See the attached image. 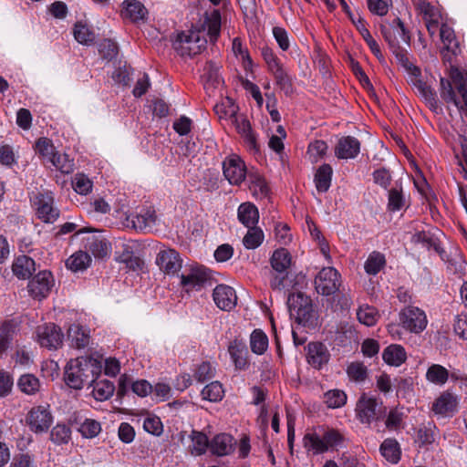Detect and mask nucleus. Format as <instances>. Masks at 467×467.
<instances>
[{"label": "nucleus", "mask_w": 467, "mask_h": 467, "mask_svg": "<svg viewBox=\"0 0 467 467\" xmlns=\"http://www.w3.org/2000/svg\"><path fill=\"white\" fill-rule=\"evenodd\" d=\"M71 438V430L66 424L57 423L50 432V440L56 444H66Z\"/></svg>", "instance_id": "obj_54"}, {"label": "nucleus", "mask_w": 467, "mask_h": 467, "mask_svg": "<svg viewBox=\"0 0 467 467\" xmlns=\"http://www.w3.org/2000/svg\"><path fill=\"white\" fill-rule=\"evenodd\" d=\"M85 248L97 258H104L108 255L110 245L103 238L90 236L86 240Z\"/></svg>", "instance_id": "obj_35"}, {"label": "nucleus", "mask_w": 467, "mask_h": 467, "mask_svg": "<svg viewBox=\"0 0 467 467\" xmlns=\"http://www.w3.org/2000/svg\"><path fill=\"white\" fill-rule=\"evenodd\" d=\"M403 417V412L397 408L390 410L385 420L386 427L391 431L398 430L402 423Z\"/></svg>", "instance_id": "obj_64"}, {"label": "nucleus", "mask_w": 467, "mask_h": 467, "mask_svg": "<svg viewBox=\"0 0 467 467\" xmlns=\"http://www.w3.org/2000/svg\"><path fill=\"white\" fill-rule=\"evenodd\" d=\"M330 352L321 342H310L306 347V361L315 369H321L330 359Z\"/></svg>", "instance_id": "obj_18"}, {"label": "nucleus", "mask_w": 467, "mask_h": 467, "mask_svg": "<svg viewBox=\"0 0 467 467\" xmlns=\"http://www.w3.org/2000/svg\"><path fill=\"white\" fill-rule=\"evenodd\" d=\"M360 151V141L353 136L340 138L335 147V155L338 159H354Z\"/></svg>", "instance_id": "obj_22"}, {"label": "nucleus", "mask_w": 467, "mask_h": 467, "mask_svg": "<svg viewBox=\"0 0 467 467\" xmlns=\"http://www.w3.org/2000/svg\"><path fill=\"white\" fill-rule=\"evenodd\" d=\"M101 431L100 423L92 419H87L79 427V432L85 438H94Z\"/></svg>", "instance_id": "obj_60"}, {"label": "nucleus", "mask_w": 467, "mask_h": 467, "mask_svg": "<svg viewBox=\"0 0 467 467\" xmlns=\"http://www.w3.org/2000/svg\"><path fill=\"white\" fill-rule=\"evenodd\" d=\"M355 411L357 419L362 424L370 425L385 417L387 408L381 400L362 394L356 404Z\"/></svg>", "instance_id": "obj_4"}, {"label": "nucleus", "mask_w": 467, "mask_h": 467, "mask_svg": "<svg viewBox=\"0 0 467 467\" xmlns=\"http://www.w3.org/2000/svg\"><path fill=\"white\" fill-rule=\"evenodd\" d=\"M92 182L83 173H78L72 180V187L78 194L86 195L92 189Z\"/></svg>", "instance_id": "obj_59"}, {"label": "nucleus", "mask_w": 467, "mask_h": 467, "mask_svg": "<svg viewBox=\"0 0 467 467\" xmlns=\"http://www.w3.org/2000/svg\"><path fill=\"white\" fill-rule=\"evenodd\" d=\"M19 390L26 395H35L40 390V381L33 374H24L17 380Z\"/></svg>", "instance_id": "obj_40"}, {"label": "nucleus", "mask_w": 467, "mask_h": 467, "mask_svg": "<svg viewBox=\"0 0 467 467\" xmlns=\"http://www.w3.org/2000/svg\"><path fill=\"white\" fill-rule=\"evenodd\" d=\"M270 72L275 78L276 86H278L286 96L291 95L293 92V81L283 65L275 67Z\"/></svg>", "instance_id": "obj_38"}, {"label": "nucleus", "mask_w": 467, "mask_h": 467, "mask_svg": "<svg viewBox=\"0 0 467 467\" xmlns=\"http://www.w3.org/2000/svg\"><path fill=\"white\" fill-rule=\"evenodd\" d=\"M237 109L235 105H231L225 114H230L233 124H234L237 132L243 137L249 150L256 152L258 151L256 136L252 130L250 121L243 115H237Z\"/></svg>", "instance_id": "obj_11"}, {"label": "nucleus", "mask_w": 467, "mask_h": 467, "mask_svg": "<svg viewBox=\"0 0 467 467\" xmlns=\"http://www.w3.org/2000/svg\"><path fill=\"white\" fill-rule=\"evenodd\" d=\"M250 345L254 353L262 355L267 349L268 338L262 330L255 329L251 334Z\"/></svg>", "instance_id": "obj_49"}, {"label": "nucleus", "mask_w": 467, "mask_h": 467, "mask_svg": "<svg viewBox=\"0 0 467 467\" xmlns=\"http://www.w3.org/2000/svg\"><path fill=\"white\" fill-rule=\"evenodd\" d=\"M287 306L290 316L299 323H307L314 317L312 300L303 293L289 295Z\"/></svg>", "instance_id": "obj_8"}, {"label": "nucleus", "mask_w": 467, "mask_h": 467, "mask_svg": "<svg viewBox=\"0 0 467 467\" xmlns=\"http://www.w3.org/2000/svg\"><path fill=\"white\" fill-rule=\"evenodd\" d=\"M100 365L91 358L80 357L70 359L65 368V381L72 389H81L85 384L94 381L100 374Z\"/></svg>", "instance_id": "obj_1"}, {"label": "nucleus", "mask_w": 467, "mask_h": 467, "mask_svg": "<svg viewBox=\"0 0 467 467\" xmlns=\"http://www.w3.org/2000/svg\"><path fill=\"white\" fill-rule=\"evenodd\" d=\"M426 379L433 384L441 386L447 382L449 371L441 365L433 364L428 368Z\"/></svg>", "instance_id": "obj_44"}, {"label": "nucleus", "mask_w": 467, "mask_h": 467, "mask_svg": "<svg viewBox=\"0 0 467 467\" xmlns=\"http://www.w3.org/2000/svg\"><path fill=\"white\" fill-rule=\"evenodd\" d=\"M458 396L447 390L434 400L431 410L441 417H452L458 411Z\"/></svg>", "instance_id": "obj_17"}, {"label": "nucleus", "mask_w": 467, "mask_h": 467, "mask_svg": "<svg viewBox=\"0 0 467 467\" xmlns=\"http://www.w3.org/2000/svg\"><path fill=\"white\" fill-rule=\"evenodd\" d=\"M63 337L60 327L53 323L38 326L36 328L38 343L48 349L58 348L62 345Z\"/></svg>", "instance_id": "obj_14"}, {"label": "nucleus", "mask_w": 467, "mask_h": 467, "mask_svg": "<svg viewBox=\"0 0 467 467\" xmlns=\"http://www.w3.org/2000/svg\"><path fill=\"white\" fill-rule=\"evenodd\" d=\"M341 285V275L334 267H323L315 277V289L324 296L334 295Z\"/></svg>", "instance_id": "obj_9"}, {"label": "nucleus", "mask_w": 467, "mask_h": 467, "mask_svg": "<svg viewBox=\"0 0 467 467\" xmlns=\"http://www.w3.org/2000/svg\"><path fill=\"white\" fill-rule=\"evenodd\" d=\"M122 5V16L129 18L132 22L144 20L148 14L145 6L138 0H125Z\"/></svg>", "instance_id": "obj_27"}, {"label": "nucleus", "mask_w": 467, "mask_h": 467, "mask_svg": "<svg viewBox=\"0 0 467 467\" xmlns=\"http://www.w3.org/2000/svg\"><path fill=\"white\" fill-rule=\"evenodd\" d=\"M264 240V233L260 228L255 226L249 227L246 234L243 239V244L247 249L257 248Z\"/></svg>", "instance_id": "obj_52"}, {"label": "nucleus", "mask_w": 467, "mask_h": 467, "mask_svg": "<svg viewBox=\"0 0 467 467\" xmlns=\"http://www.w3.org/2000/svg\"><path fill=\"white\" fill-rule=\"evenodd\" d=\"M127 225L136 231L150 232L156 224L155 212L150 209L142 210L139 213H131L126 218Z\"/></svg>", "instance_id": "obj_20"}, {"label": "nucleus", "mask_w": 467, "mask_h": 467, "mask_svg": "<svg viewBox=\"0 0 467 467\" xmlns=\"http://www.w3.org/2000/svg\"><path fill=\"white\" fill-rule=\"evenodd\" d=\"M228 351L235 367L239 369H244L247 365L246 345L241 340L234 339L232 342H230Z\"/></svg>", "instance_id": "obj_31"}, {"label": "nucleus", "mask_w": 467, "mask_h": 467, "mask_svg": "<svg viewBox=\"0 0 467 467\" xmlns=\"http://www.w3.org/2000/svg\"><path fill=\"white\" fill-rule=\"evenodd\" d=\"M91 263V257L87 252L78 251L73 254L66 262L68 269L78 272L85 270Z\"/></svg>", "instance_id": "obj_42"}, {"label": "nucleus", "mask_w": 467, "mask_h": 467, "mask_svg": "<svg viewBox=\"0 0 467 467\" xmlns=\"http://www.w3.org/2000/svg\"><path fill=\"white\" fill-rule=\"evenodd\" d=\"M440 36L443 44V48L447 53H451L453 56L460 53V45L451 27L446 24H442L440 28Z\"/></svg>", "instance_id": "obj_33"}, {"label": "nucleus", "mask_w": 467, "mask_h": 467, "mask_svg": "<svg viewBox=\"0 0 467 467\" xmlns=\"http://www.w3.org/2000/svg\"><path fill=\"white\" fill-rule=\"evenodd\" d=\"M382 358L389 365L400 366L405 361L406 353L401 346L390 345L383 351Z\"/></svg>", "instance_id": "obj_39"}, {"label": "nucleus", "mask_w": 467, "mask_h": 467, "mask_svg": "<svg viewBox=\"0 0 467 467\" xmlns=\"http://www.w3.org/2000/svg\"><path fill=\"white\" fill-rule=\"evenodd\" d=\"M343 435L336 429L317 426L308 430L303 438L304 447L314 454H322L340 445Z\"/></svg>", "instance_id": "obj_2"}, {"label": "nucleus", "mask_w": 467, "mask_h": 467, "mask_svg": "<svg viewBox=\"0 0 467 467\" xmlns=\"http://www.w3.org/2000/svg\"><path fill=\"white\" fill-rule=\"evenodd\" d=\"M223 171L225 179L232 185H240L247 177L245 164L237 155H231L223 161Z\"/></svg>", "instance_id": "obj_13"}, {"label": "nucleus", "mask_w": 467, "mask_h": 467, "mask_svg": "<svg viewBox=\"0 0 467 467\" xmlns=\"http://www.w3.org/2000/svg\"><path fill=\"white\" fill-rule=\"evenodd\" d=\"M413 87L417 88L420 95L423 97L425 102L430 107V109L433 111L438 110V101L436 99L435 92L429 87L424 81L415 80Z\"/></svg>", "instance_id": "obj_43"}, {"label": "nucleus", "mask_w": 467, "mask_h": 467, "mask_svg": "<svg viewBox=\"0 0 467 467\" xmlns=\"http://www.w3.org/2000/svg\"><path fill=\"white\" fill-rule=\"evenodd\" d=\"M156 263L165 274L175 275L182 268V260L174 249H165L160 251L156 257Z\"/></svg>", "instance_id": "obj_19"}, {"label": "nucleus", "mask_w": 467, "mask_h": 467, "mask_svg": "<svg viewBox=\"0 0 467 467\" xmlns=\"http://www.w3.org/2000/svg\"><path fill=\"white\" fill-rule=\"evenodd\" d=\"M436 432V426L429 422L427 425H423L418 430L417 441L420 445L431 444L435 441Z\"/></svg>", "instance_id": "obj_55"}, {"label": "nucleus", "mask_w": 467, "mask_h": 467, "mask_svg": "<svg viewBox=\"0 0 467 467\" xmlns=\"http://www.w3.org/2000/svg\"><path fill=\"white\" fill-rule=\"evenodd\" d=\"M54 279L51 272L44 270L35 275L28 283V292L35 299L41 300L47 296Z\"/></svg>", "instance_id": "obj_16"}, {"label": "nucleus", "mask_w": 467, "mask_h": 467, "mask_svg": "<svg viewBox=\"0 0 467 467\" xmlns=\"http://www.w3.org/2000/svg\"><path fill=\"white\" fill-rule=\"evenodd\" d=\"M89 330L79 324H72L67 329V338L72 347L84 348L89 343Z\"/></svg>", "instance_id": "obj_26"}, {"label": "nucleus", "mask_w": 467, "mask_h": 467, "mask_svg": "<svg viewBox=\"0 0 467 467\" xmlns=\"http://www.w3.org/2000/svg\"><path fill=\"white\" fill-rule=\"evenodd\" d=\"M52 423L53 416L48 406H35L30 409L26 416V424L36 434L47 432Z\"/></svg>", "instance_id": "obj_10"}, {"label": "nucleus", "mask_w": 467, "mask_h": 467, "mask_svg": "<svg viewBox=\"0 0 467 467\" xmlns=\"http://www.w3.org/2000/svg\"><path fill=\"white\" fill-rule=\"evenodd\" d=\"M213 301L216 306L223 310H232L237 303V296L234 289L226 285H218L213 289Z\"/></svg>", "instance_id": "obj_21"}, {"label": "nucleus", "mask_w": 467, "mask_h": 467, "mask_svg": "<svg viewBox=\"0 0 467 467\" xmlns=\"http://www.w3.org/2000/svg\"><path fill=\"white\" fill-rule=\"evenodd\" d=\"M35 266L36 264L32 258L26 255H20L14 261L12 270L14 275L19 279H26L35 272Z\"/></svg>", "instance_id": "obj_30"}, {"label": "nucleus", "mask_w": 467, "mask_h": 467, "mask_svg": "<svg viewBox=\"0 0 467 467\" xmlns=\"http://www.w3.org/2000/svg\"><path fill=\"white\" fill-rule=\"evenodd\" d=\"M347 373L350 379L362 382L368 376V369L361 362H352L348 366Z\"/></svg>", "instance_id": "obj_57"}, {"label": "nucleus", "mask_w": 467, "mask_h": 467, "mask_svg": "<svg viewBox=\"0 0 467 467\" xmlns=\"http://www.w3.org/2000/svg\"><path fill=\"white\" fill-rule=\"evenodd\" d=\"M357 317L360 323L371 327L378 321L379 312L375 307L366 305L358 308Z\"/></svg>", "instance_id": "obj_53"}, {"label": "nucleus", "mask_w": 467, "mask_h": 467, "mask_svg": "<svg viewBox=\"0 0 467 467\" xmlns=\"http://www.w3.org/2000/svg\"><path fill=\"white\" fill-rule=\"evenodd\" d=\"M203 28L207 30L210 42L214 44L221 32V14L219 10H213L210 14H206Z\"/></svg>", "instance_id": "obj_32"}, {"label": "nucleus", "mask_w": 467, "mask_h": 467, "mask_svg": "<svg viewBox=\"0 0 467 467\" xmlns=\"http://www.w3.org/2000/svg\"><path fill=\"white\" fill-rule=\"evenodd\" d=\"M201 394L203 400L217 402L223 398L224 390L219 381H213L202 389Z\"/></svg>", "instance_id": "obj_46"}, {"label": "nucleus", "mask_w": 467, "mask_h": 467, "mask_svg": "<svg viewBox=\"0 0 467 467\" xmlns=\"http://www.w3.org/2000/svg\"><path fill=\"white\" fill-rule=\"evenodd\" d=\"M440 94L445 102H451L459 110L465 111L467 117V72H458L452 77V82L441 78Z\"/></svg>", "instance_id": "obj_3"}, {"label": "nucleus", "mask_w": 467, "mask_h": 467, "mask_svg": "<svg viewBox=\"0 0 467 467\" xmlns=\"http://www.w3.org/2000/svg\"><path fill=\"white\" fill-rule=\"evenodd\" d=\"M270 265L276 273L270 280V285L273 289L281 291L285 288V281L287 277V270L292 265V256L285 248H278L274 251Z\"/></svg>", "instance_id": "obj_5"}, {"label": "nucleus", "mask_w": 467, "mask_h": 467, "mask_svg": "<svg viewBox=\"0 0 467 467\" xmlns=\"http://www.w3.org/2000/svg\"><path fill=\"white\" fill-rule=\"evenodd\" d=\"M327 145L324 140H315L311 142L307 149V154L312 162H317L327 152Z\"/></svg>", "instance_id": "obj_61"}, {"label": "nucleus", "mask_w": 467, "mask_h": 467, "mask_svg": "<svg viewBox=\"0 0 467 467\" xmlns=\"http://www.w3.org/2000/svg\"><path fill=\"white\" fill-rule=\"evenodd\" d=\"M209 279L207 268L202 265L192 266L181 275V285L186 292L200 290Z\"/></svg>", "instance_id": "obj_15"}, {"label": "nucleus", "mask_w": 467, "mask_h": 467, "mask_svg": "<svg viewBox=\"0 0 467 467\" xmlns=\"http://www.w3.org/2000/svg\"><path fill=\"white\" fill-rule=\"evenodd\" d=\"M192 453L197 456L202 455L210 449V441L208 437L200 431H192Z\"/></svg>", "instance_id": "obj_45"}, {"label": "nucleus", "mask_w": 467, "mask_h": 467, "mask_svg": "<svg viewBox=\"0 0 467 467\" xmlns=\"http://www.w3.org/2000/svg\"><path fill=\"white\" fill-rule=\"evenodd\" d=\"M333 170L329 164L321 165L315 174L316 188L319 192H326L331 185Z\"/></svg>", "instance_id": "obj_36"}, {"label": "nucleus", "mask_w": 467, "mask_h": 467, "mask_svg": "<svg viewBox=\"0 0 467 467\" xmlns=\"http://www.w3.org/2000/svg\"><path fill=\"white\" fill-rule=\"evenodd\" d=\"M324 402L330 409L344 406L347 402V394L341 389H331L324 394Z\"/></svg>", "instance_id": "obj_50"}, {"label": "nucleus", "mask_w": 467, "mask_h": 467, "mask_svg": "<svg viewBox=\"0 0 467 467\" xmlns=\"http://www.w3.org/2000/svg\"><path fill=\"white\" fill-rule=\"evenodd\" d=\"M406 204L402 187H395L389 191L388 210L390 212H398Z\"/></svg>", "instance_id": "obj_48"}, {"label": "nucleus", "mask_w": 467, "mask_h": 467, "mask_svg": "<svg viewBox=\"0 0 467 467\" xmlns=\"http://www.w3.org/2000/svg\"><path fill=\"white\" fill-rule=\"evenodd\" d=\"M381 455L390 463H397L400 460L401 451L395 439H386L379 448Z\"/></svg>", "instance_id": "obj_37"}, {"label": "nucleus", "mask_w": 467, "mask_h": 467, "mask_svg": "<svg viewBox=\"0 0 467 467\" xmlns=\"http://www.w3.org/2000/svg\"><path fill=\"white\" fill-rule=\"evenodd\" d=\"M50 161L62 173L69 174L74 171V169H75L74 160L70 159L69 156L66 153L62 154V153L56 152V154H54L51 157Z\"/></svg>", "instance_id": "obj_47"}, {"label": "nucleus", "mask_w": 467, "mask_h": 467, "mask_svg": "<svg viewBox=\"0 0 467 467\" xmlns=\"http://www.w3.org/2000/svg\"><path fill=\"white\" fill-rule=\"evenodd\" d=\"M248 189L256 199H265L269 196L270 189L265 178L256 171L247 173Z\"/></svg>", "instance_id": "obj_25"}, {"label": "nucleus", "mask_w": 467, "mask_h": 467, "mask_svg": "<svg viewBox=\"0 0 467 467\" xmlns=\"http://www.w3.org/2000/svg\"><path fill=\"white\" fill-rule=\"evenodd\" d=\"M418 12L423 16L424 20H434L441 18V13L434 5L426 0H418L416 3Z\"/></svg>", "instance_id": "obj_56"}, {"label": "nucleus", "mask_w": 467, "mask_h": 467, "mask_svg": "<svg viewBox=\"0 0 467 467\" xmlns=\"http://www.w3.org/2000/svg\"><path fill=\"white\" fill-rule=\"evenodd\" d=\"M17 331V323L14 320L5 321L0 327V356L5 353L13 341Z\"/></svg>", "instance_id": "obj_34"}, {"label": "nucleus", "mask_w": 467, "mask_h": 467, "mask_svg": "<svg viewBox=\"0 0 467 467\" xmlns=\"http://www.w3.org/2000/svg\"><path fill=\"white\" fill-rule=\"evenodd\" d=\"M238 220L247 228L255 226L259 220L257 207L252 202L240 204L237 211Z\"/></svg>", "instance_id": "obj_28"}, {"label": "nucleus", "mask_w": 467, "mask_h": 467, "mask_svg": "<svg viewBox=\"0 0 467 467\" xmlns=\"http://www.w3.org/2000/svg\"><path fill=\"white\" fill-rule=\"evenodd\" d=\"M235 445L232 435L219 433L210 441V451L217 456H226L234 451Z\"/></svg>", "instance_id": "obj_23"}, {"label": "nucleus", "mask_w": 467, "mask_h": 467, "mask_svg": "<svg viewBox=\"0 0 467 467\" xmlns=\"http://www.w3.org/2000/svg\"><path fill=\"white\" fill-rule=\"evenodd\" d=\"M400 325L410 333L420 334L428 325L425 312L415 306L408 305L399 313Z\"/></svg>", "instance_id": "obj_6"}, {"label": "nucleus", "mask_w": 467, "mask_h": 467, "mask_svg": "<svg viewBox=\"0 0 467 467\" xmlns=\"http://www.w3.org/2000/svg\"><path fill=\"white\" fill-rule=\"evenodd\" d=\"M385 265L386 259L384 254L378 251H373L366 260L364 269L368 275H376Z\"/></svg>", "instance_id": "obj_41"}, {"label": "nucleus", "mask_w": 467, "mask_h": 467, "mask_svg": "<svg viewBox=\"0 0 467 467\" xmlns=\"http://www.w3.org/2000/svg\"><path fill=\"white\" fill-rule=\"evenodd\" d=\"M380 32L386 42L389 44L390 49L400 46L392 22L389 24L380 25Z\"/></svg>", "instance_id": "obj_63"}, {"label": "nucleus", "mask_w": 467, "mask_h": 467, "mask_svg": "<svg viewBox=\"0 0 467 467\" xmlns=\"http://www.w3.org/2000/svg\"><path fill=\"white\" fill-rule=\"evenodd\" d=\"M92 386L93 397L99 401L109 400L115 391L113 382L108 379H99V376L94 378V381L89 383Z\"/></svg>", "instance_id": "obj_29"}, {"label": "nucleus", "mask_w": 467, "mask_h": 467, "mask_svg": "<svg viewBox=\"0 0 467 467\" xmlns=\"http://www.w3.org/2000/svg\"><path fill=\"white\" fill-rule=\"evenodd\" d=\"M232 49L234 54L236 57H240L243 60V65L245 70H250L253 66L252 58L247 51V49L243 48L241 39L239 37H235L233 40Z\"/></svg>", "instance_id": "obj_58"}, {"label": "nucleus", "mask_w": 467, "mask_h": 467, "mask_svg": "<svg viewBox=\"0 0 467 467\" xmlns=\"http://www.w3.org/2000/svg\"><path fill=\"white\" fill-rule=\"evenodd\" d=\"M390 50L395 56L397 61L409 73L410 82L412 86L414 85L416 79L421 80L420 69L410 60L407 49L399 46Z\"/></svg>", "instance_id": "obj_24"}, {"label": "nucleus", "mask_w": 467, "mask_h": 467, "mask_svg": "<svg viewBox=\"0 0 467 467\" xmlns=\"http://www.w3.org/2000/svg\"><path fill=\"white\" fill-rule=\"evenodd\" d=\"M74 37L82 45H91L95 40V34L85 24L78 22L74 27Z\"/></svg>", "instance_id": "obj_51"}, {"label": "nucleus", "mask_w": 467, "mask_h": 467, "mask_svg": "<svg viewBox=\"0 0 467 467\" xmlns=\"http://www.w3.org/2000/svg\"><path fill=\"white\" fill-rule=\"evenodd\" d=\"M14 386V379L11 373L0 369V398L11 394Z\"/></svg>", "instance_id": "obj_62"}, {"label": "nucleus", "mask_w": 467, "mask_h": 467, "mask_svg": "<svg viewBox=\"0 0 467 467\" xmlns=\"http://www.w3.org/2000/svg\"><path fill=\"white\" fill-rule=\"evenodd\" d=\"M36 215L44 223H52L59 217V211L54 206V196L51 192H39L34 201Z\"/></svg>", "instance_id": "obj_12"}, {"label": "nucleus", "mask_w": 467, "mask_h": 467, "mask_svg": "<svg viewBox=\"0 0 467 467\" xmlns=\"http://www.w3.org/2000/svg\"><path fill=\"white\" fill-rule=\"evenodd\" d=\"M206 40L200 38L196 31L181 32L172 42V47L181 57H192L201 53Z\"/></svg>", "instance_id": "obj_7"}]
</instances>
